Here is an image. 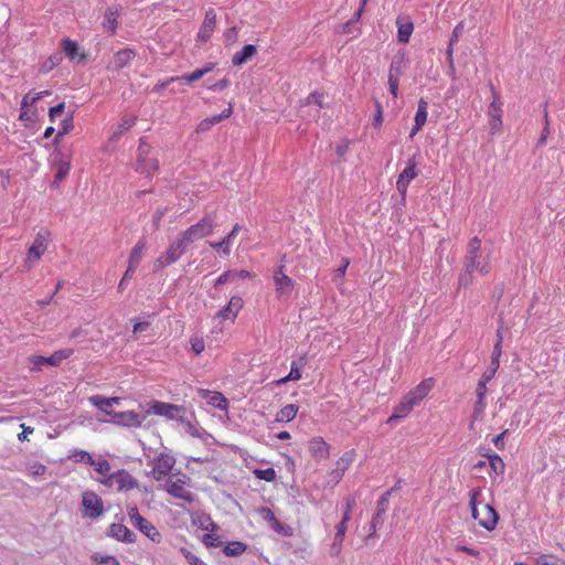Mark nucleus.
<instances>
[{
    "instance_id": "1",
    "label": "nucleus",
    "mask_w": 565,
    "mask_h": 565,
    "mask_svg": "<svg viewBox=\"0 0 565 565\" xmlns=\"http://www.w3.org/2000/svg\"><path fill=\"white\" fill-rule=\"evenodd\" d=\"M482 276L490 273L489 255H482L481 241L475 236L470 239L467 253L462 260V268L458 276V288H468L473 284V273Z\"/></svg>"
},
{
    "instance_id": "2",
    "label": "nucleus",
    "mask_w": 565,
    "mask_h": 565,
    "mask_svg": "<svg viewBox=\"0 0 565 565\" xmlns=\"http://www.w3.org/2000/svg\"><path fill=\"white\" fill-rule=\"evenodd\" d=\"M480 494L481 490L479 488H475L469 492V507L471 509V514L472 518L478 521L480 526L488 531H492L498 524L499 514L489 503H486L481 510L478 509V497Z\"/></svg>"
},
{
    "instance_id": "3",
    "label": "nucleus",
    "mask_w": 565,
    "mask_h": 565,
    "mask_svg": "<svg viewBox=\"0 0 565 565\" xmlns=\"http://www.w3.org/2000/svg\"><path fill=\"white\" fill-rule=\"evenodd\" d=\"M216 227L215 216L213 214L204 215L196 224L191 225L179 234L186 246L211 235Z\"/></svg>"
},
{
    "instance_id": "4",
    "label": "nucleus",
    "mask_w": 565,
    "mask_h": 565,
    "mask_svg": "<svg viewBox=\"0 0 565 565\" xmlns=\"http://www.w3.org/2000/svg\"><path fill=\"white\" fill-rule=\"evenodd\" d=\"M159 169V161L157 157L152 156V148L146 142L145 138H140L137 149V161L135 170L138 173L152 175Z\"/></svg>"
},
{
    "instance_id": "5",
    "label": "nucleus",
    "mask_w": 565,
    "mask_h": 565,
    "mask_svg": "<svg viewBox=\"0 0 565 565\" xmlns=\"http://www.w3.org/2000/svg\"><path fill=\"white\" fill-rule=\"evenodd\" d=\"M127 513L131 524L154 543L161 541V534L157 527L147 519L140 515L136 505H128Z\"/></svg>"
},
{
    "instance_id": "6",
    "label": "nucleus",
    "mask_w": 565,
    "mask_h": 565,
    "mask_svg": "<svg viewBox=\"0 0 565 565\" xmlns=\"http://www.w3.org/2000/svg\"><path fill=\"white\" fill-rule=\"evenodd\" d=\"M100 482L106 487L115 488L117 491H129L138 488L137 479L125 469L100 479Z\"/></svg>"
},
{
    "instance_id": "7",
    "label": "nucleus",
    "mask_w": 565,
    "mask_h": 565,
    "mask_svg": "<svg viewBox=\"0 0 565 565\" xmlns=\"http://www.w3.org/2000/svg\"><path fill=\"white\" fill-rule=\"evenodd\" d=\"M395 491V488H391L387 491H385L376 503L375 513L370 522V533L365 537V543L369 544V541L373 539L376 530L381 527L384 523V514L388 510V501L391 494Z\"/></svg>"
},
{
    "instance_id": "8",
    "label": "nucleus",
    "mask_w": 565,
    "mask_h": 565,
    "mask_svg": "<svg viewBox=\"0 0 565 565\" xmlns=\"http://www.w3.org/2000/svg\"><path fill=\"white\" fill-rule=\"evenodd\" d=\"M186 247L188 246L178 235L177 238L170 244L166 253H163L156 259V268H164L167 266L174 264L183 255Z\"/></svg>"
},
{
    "instance_id": "9",
    "label": "nucleus",
    "mask_w": 565,
    "mask_h": 565,
    "mask_svg": "<svg viewBox=\"0 0 565 565\" xmlns=\"http://www.w3.org/2000/svg\"><path fill=\"white\" fill-rule=\"evenodd\" d=\"M145 418L146 417L142 414L134 411H126L109 413V417L102 420L122 427H140Z\"/></svg>"
},
{
    "instance_id": "10",
    "label": "nucleus",
    "mask_w": 565,
    "mask_h": 565,
    "mask_svg": "<svg viewBox=\"0 0 565 565\" xmlns=\"http://www.w3.org/2000/svg\"><path fill=\"white\" fill-rule=\"evenodd\" d=\"M148 465L152 467V477L160 481L170 473L175 465V459L169 454L160 452Z\"/></svg>"
},
{
    "instance_id": "11",
    "label": "nucleus",
    "mask_w": 565,
    "mask_h": 565,
    "mask_svg": "<svg viewBox=\"0 0 565 565\" xmlns=\"http://www.w3.org/2000/svg\"><path fill=\"white\" fill-rule=\"evenodd\" d=\"M83 515L89 519H97L104 513L102 499L93 491H85L82 494Z\"/></svg>"
},
{
    "instance_id": "12",
    "label": "nucleus",
    "mask_w": 565,
    "mask_h": 565,
    "mask_svg": "<svg viewBox=\"0 0 565 565\" xmlns=\"http://www.w3.org/2000/svg\"><path fill=\"white\" fill-rule=\"evenodd\" d=\"M150 409L158 416H163L168 419L179 420L182 423L185 422V408L182 406L164 402H154Z\"/></svg>"
},
{
    "instance_id": "13",
    "label": "nucleus",
    "mask_w": 565,
    "mask_h": 565,
    "mask_svg": "<svg viewBox=\"0 0 565 565\" xmlns=\"http://www.w3.org/2000/svg\"><path fill=\"white\" fill-rule=\"evenodd\" d=\"M73 350L65 349L54 352L51 356L32 355L29 358L32 364L31 371H40L43 365L57 366L63 360L71 356Z\"/></svg>"
},
{
    "instance_id": "14",
    "label": "nucleus",
    "mask_w": 565,
    "mask_h": 565,
    "mask_svg": "<svg viewBox=\"0 0 565 565\" xmlns=\"http://www.w3.org/2000/svg\"><path fill=\"white\" fill-rule=\"evenodd\" d=\"M418 175L417 161L415 156L407 160L406 168L399 173L396 189L405 198L409 182Z\"/></svg>"
},
{
    "instance_id": "15",
    "label": "nucleus",
    "mask_w": 565,
    "mask_h": 565,
    "mask_svg": "<svg viewBox=\"0 0 565 565\" xmlns=\"http://www.w3.org/2000/svg\"><path fill=\"white\" fill-rule=\"evenodd\" d=\"M276 294L279 299L289 298L294 290L292 279L282 273V266L274 273Z\"/></svg>"
},
{
    "instance_id": "16",
    "label": "nucleus",
    "mask_w": 565,
    "mask_h": 565,
    "mask_svg": "<svg viewBox=\"0 0 565 565\" xmlns=\"http://www.w3.org/2000/svg\"><path fill=\"white\" fill-rule=\"evenodd\" d=\"M184 484H185L184 479H178L175 481L168 480L166 482L164 487H166V491L170 495L191 503L194 501L195 497L191 491L185 489Z\"/></svg>"
},
{
    "instance_id": "17",
    "label": "nucleus",
    "mask_w": 565,
    "mask_h": 565,
    "mask_svg": "<svg viewBox=\"0 0 565 565\" xmlns=\"http://www.w3.org/2000/svg\"><path fill=\"white\" fill-rule=\"evenodd\" d=\"M49 236L50 234L47 231H40L36 234L33 244L28 250V259L30 262H38L41 258L42 254L47 248Z\"/></svg>"
},
{
    "instance_id": "18",
    "label": "nucleus",
    "mask_w": 565,
    "mask_h": 565,
    "mask_svg": "<svg viewBox=\"0 0 565 565\" xmlns=\"http://www.w3.org/2000/svg\"><path fill=\"white\" fill-rule=\"evenodd\" d=\"M490 88L493 95V100L489 106L488 115L491 118L490 125L491 129H498L502 124V109H501V102L497 93L494 92L493 85L490 83Z\"/></svg>"
},
{
    "instance_id": "19",
    "label": "nucleus",
    "mask_w": 565,
    "mask_h": 565,
    "mask_svg": "<svg viewBox=\"0 0 565 565\" xmlns=\"http://www.w3.org/2000/svg\"><path fill=\"white\" fill-rule=\"evenodd\" d=\"M243 308V299L238 296H233L227 306L217 311L216 318H221L223 320H234L238 313V311Z\"/></svg>"
},
{
    "instance_id": "20",
    "label": "nucleus",
    "mask_w": 565,
    "mask_h": 565,
    "mask_svg": "<svg viewBox=\"0 0 565 565\" xmlns=\"http://www.w3.org/2000/svg\"><path fill=\"white\" fill-rule=\"evenodd\" d=\"M488 383H489L488 381L480 377V380L477 384V387H476L477 401H476L475 407H473V418L475 419L479 418L486 409V406H487L486 394H487V384Z\"/></svg>"
},
{
    "instance_id": "21",
    "label": "nucleus",
    "mask_w": 565,
    "mask_h": 565,
    "mask_svg": "<svg viewBox=\"0 0 565 565\" xmlns=\"http://www.w3.org/2000/svg\"><path fill=\"white\" fill-rule=\"evenodd\" d=\"M435 386V379L427 377L423 380L414 390L407 393L417 405L428 395V393Z\"/></svg>"
},
{
    "instance_id": "22",
    "label": "nucleus",
    "mask_w": 565,
    "mask_h": 565,
    "mask_svg": "<svg viewBox=\"0 0 565 565\" xmlns=\"http://www.w3.org/2000/svg\"><path fill=\"white\" fill-rule=\"evenodd\" d=\"M89 402L92 405L102 411L105 415L109 417V413H114L111 409L115 405H119L121 402L120 397H105L102 395H94L89 397Z\"/></svg>"
},
{
    "instance_id": "23",
    "label": "nucleus",
    "mask_w": 565,
    "mask_h": 565,
    "mask_svg": "<svg viewBox=\"0 0 565 565\" xmlns=\"http://www.w3.org/2000/svg\"><path fill=\"white\" fill-rule=\"evenodd\" d=\"M108 535L120 542L132 543L136 534L121 523H113L108 529Z\"/></svg>"
},
{
    "instance_id": "24",
    "label": "nucleus",
    "mask_w": 565,
    "mask_h": 565,
    "mask_svg": "<svg viewBox=\"0 0 565 565\" xmlns=\"http://www.w3.org/2000/svg\"><path fill=\"white\" fill-rule=\"evenodd\" d=\"M415 406H417V404L406 394L394 407V412L387 422L391 423L393 420L405 418Z\"/></svg>"
},
{
    "instance_id": "25",
    "label": "nucleus",
    "mask_w": 565,
    "mask_h": 565,
    "mask_svg": "<svg viewBox=\"0 0 565 565\" xmlns=\"http://www.w3.org/2000/svg\"><path fill=\"white\" fill-rule=\"evenodd\" d=\"M216 25V14L213 9H210L205 13L204 21L199 30L198 38L205 42L207 41Z\"/></svg>"
},
{
    "instance_id": "26",
    "label": "nucleus",
    "mask_w": 565,
    "mask_h": 565,
    "mask_svg": "<svg viewBox=\"0 0 565 565\" xmlns=\"http://www.w3.org/2000/svg\"><path fill=\"white\" fill-rule=\"evenodd\" d=\"M146 248V241L140 239L132 248L129 256V264L127 267V274H134L142 258L143 250Z\"/></svg>"
},
{
    "instance_id": "27",
    "label": "nucleus",
    "mask_w": 565,
    "mask_h": 565,
    "mask_svg": "<svg viewBox=\"0 0 565 565\" xmlns=\"http://www.w3.org/2000/svg\"><path fill=\"white\" fill-rule=\"evenodd\" d=\"M406 54L403 51L397 52L391 62L388 76L399 78L406 67Z\"/></svg>"
},
{
    "instance_id": "28",
    "label": "nucleus",
    "mask_w": 565,
    "mask_h": 565,
    "mask_svg": "<svg viewBox=\"0 0 565 565\" xmlns=\"http://www.w3.org/2000/svg\"><path fill=\"white\" fill-rule=\"evenodd\" d=\"M257 53V47L254 44H246L239 52H236L232 57V63L235 66H241L248 62Z\"/></svg>"
},
{
    "instance_id": "29",
    "label": "nucleus",
    "mask_w": 565,
    "mask_h": 565,
    "mask_svg": "<svg viewBox=\"0 0 565 565\" xmlns=\"http://www.w3.org/2000/svg\"><path fill=\"white\" fill-rule=\"evenodd\" d=\"M214 66H215L214 63H207L202 68H198L194 72H192L190 74H184V75H182L180 77H172L171 81H180V82L185 83V84H192L193 82L199 81L204 75L210 73L214 68Z\"/></svg>"
},
{
    "instance_id": "30",
    "label": "nucleus",
    "mask_w": 565,
    "mask_h": 565,
    "mask_svg": "<svg viewBox=\"0 0 565 565\" xmlns=\"http://www.w3.org/2000/svg\"><path fill=\"white\" fill-rule=\"evenodd\" d=\"M62 46H63V51L65 52V54L72 61L77 60L78 62H85L86 54L85 53H79V46H78V43L76 41H73L71 39H65V40H63Z\"/></svg>"
},
{
    "instance_id": "31",
    "label": "nucleus",
    "mask_w": 565,
    "mask_h": 565,
    "mask_svg": "<svg viewBox=\"0 0 565 565\" xmlns=\"http://www.w3.org/2000/svg\"><path fill=\"white\" fill-rule=\"evenodd\" d=\"M61 154L54 157V164L56 167L55 178L52 183L53 186H58L60 182L68 174L71 164L68 161L60 158Z\"/></svg>"
},
{
    "instance_id": "32",
    "label": "nucleus",
    "mask_w": 565,
    "mask_h": 565,
    "mask_svg": "<svg viewBox=\"0 0 565 565\" xmlns=\"http://www.w3.org/2000/svg\"><path fill=\"white\" fill-rule=\"evenodd\" d=\"M135 52L131 49H124L118 51L111 61L113 68L120 70L127 66L134 58Z\"/></svg>"
},
{
    "instance_id": "33",
    "label": "nucleus",
    "mask_w": 565,
    "mask_h": 565,
    "mask_svg": "<svg viewBox=\"0 0 565 565\" xmlns=\"http://www.w3.org/2000/svg\"><path fill=\"white\" fill-rule=\"evenodd\" d=\"M136 122V118H124L113 130L109 140L116 142L120 139V137L129 130Z\"/></svg>"
},
{
    "instance_id": "34",
    "label": "nucleus",
    "mask_w": 565,
    "mask_h": 565,
    "mask_svg": "<svg viewBox=\"0 0 565 565\" xmlns=\"http://www.w3.org/2000/svg\"><path fill=\"white\" fill-rule=\"evenodd\" d=\"M328 444L320 439H312L309 444V450L318 459L327 458L329 449Z\"/></svg>"
},
{
    "instance_id": "35",
    "label": "nucleus",
    "mask_w": 565,
    "mask_h": 565,
    "mask_svg": "<svg viewBox=\"0 0 565 565\" xmlns=\"http://www.w3.org/2000/svg\"><path fill=\"white\" fill-rule=\"evenodd\" d=\"M68 459L73 460L74 462H84L88 466H95V459L92 457V455L82 449H72L68 455Z\"/></svg>"
},
{
    "instance_id": "36",
    "label": "nucleus",
    "mask_w": 565,
    "mask_h": 565,
    "mask_svg": "<svg viewBox=\"0 0 565 565\" xmlns=\"http://www.w3.org/2000/svg\"><path fill=\"white\" fill-rule=\"evenodd\" d=\"M490 469L497 476H503L505 470V463L503 459L497 454L487 455Z\"/></svg>"
},
{
    "instance_id": "37",
    "label": "nucleus",
    "mask_w": 565,
    "mask_h": 565,
    "mask_svg": "<svg viewBox=\"0 0 565 565\" xmlns=\"http://www.w3.org/2000/svg\"><path fill=\"white\" fill-rule=\"evenodd\" d=\"M398 31H397V39L401 43H408L409 38L414 31V25L412 22H399L397 20Z\"/></svg>"
},
{
    "instance_id": "38",
    "label": "nucleus",
    "mask_w": 565,
    "mask_h": 565,
    "mask_svg": "<svg viewBox=\"0 0 565 565\" xmlns=\"http://www.w3.org/2000/svg\"><path fill=\"white\" fill-rule=\"evenodd\" d=\"M205 395L209 397L207 403L218 408L221 411H225L227 408L228 402L227 399L218 392H206Z\"/></svg>"
},
{
    "instance_id": "39",
    "label": "nucleus",
    "mask_w": 565,
    "mask_h": 565,
    "mask_svg": "<svg viewBox=\"0 0 565 565\" xmlns=\"http://www.w3.org/2000/svg\"><path fill=\"white\" fill-rule=\"evenodd\" d=\"M247 548V545L239 541H233L225 545L223 552L226 556H239Z\"/></svg>"
},
{
    "instance_id": "40",
    "label": "nucleus",
    "mask_w": 565,
    "mask_h": 565,
    "mask_svg": "<svg viewBox=\"0 0 565 565\" xmlns=\"http://www.w3.org/2000/svg\"><path fill=\"white\" fill-rule=\"evenodd\" d=\"M298 412V407L294 404H288L284 406L276 415L277 422H290L295 418Z\"/></svg>"
},
{
    "instance_id": "41",
    "label": "nucleus",
    "mask_w": 565,
    "mask_h": 565,
    "mask_svg": "<svg viewBox=\"0 0 565 565\" xmlns=\"http://www.w3.org/2000/svg\"><path fill=\"white\" fill-rule=\"evenodd\" d=\"M427 107L428 103L420 98L418 100L417 111L415 114V124L424 126L427 121Z\"/></svg>"
},
{
    "instance_id": "42",
    "label": "nucleus",
    "mask_w": 565,
    "mask_h": 565,
    "mask_svg": "<svg viewBox=\"0 0 565 565\" xmlns=\"http://www.w3.org/2000/svg\"><path fill=\"white\" fill-rule=\"evenodd\" d=\"M103 25L105 29L110 31L111 33H115L117 29V13L113 11L111 9H108L105 13V19L103 22Z\"/></svg>"
},
{
    "instance_id": "43",
    "label": "nucleus",
    "mask_w": 565,
    "mask_h": 565,
    "mask_svg": "<svg viewBox=\"0 0 565 565\" xmlns=\"http://www.w3.org/2000/svg\"><path fill=\"white\" fill-rule=\"evenodd\" d=\"M254 475L256 478L265 481H274L276 479V471L274 468L255 469Z\"/></svg>"
},
{
    "instance_id": "44",
    "label": "nucleus",
    "mask_w": 565,
    "mask_h": 565,
    "mask_svg": "<svg viewBox=\"0 0 565 565\" xmlns=\"http://www.w3.org/2000/svg\"><path fill=\"white\" fill-rule=\"evenodd\" d=\"M348 509H350V505L348 504ZM350 519V511L347 510L343 515L342 522L337 526V533L334 536V545L338 542H341L343 540L344 533H345V526L344 523Z\"/></svg>"
},
{
    "instance_id": "45",
    "label": "nucleus",
    "mask_w": 565,
    "mask_h": 565,
    "mask_svg": "<svg viewBox=\"0 0 565 565\" xmlns=\"http://www.w3.org/2000/svg\"><path fill=\"white\" fill-rule=\"evenodd\" d=\"M269 524H270L271 530H274L275 532H277L284 536H290L292 533L291 527L288 525H284L277 518Z\"/></svg>"
},
{
    "instance_id": "46",
    "label": "nucleus",
    "mask_w": 565,
    "mask_h": 565,
    "mask_svg": "<svg viewBox=\"0 0 565 565\" xmlns=\"http://www.w3.org/2000/svg\"><path fill=\"white\" fill-rule=\"evenodd\" d=\"M537 565H565V562L553 556V555H541L537 561Z\"/></svg>"
},
{
    "instance_id": "47",
    "label": "nucleus",
    "mask_w": 565,
    "mask_h": 565,
    "mask_svg": "<svg viewBox=\"0 0 565 565\" xmlns=\"http://www.w3.org/2000/svg\"><path fill=\"white\" fill-rule=\"evenodd\" d=\"M306 105L307 106H317L319 108H323L324 107V103H323V95L322 94H319L317 92L315 93H311L307 99H306Z\"/></svg>"
},
{
    "instance_id": "48",
    "label": "nucleus",
    "mask_w": 565,
    "mask_h": 565,
    "mask_svg": "<svg viewBox=\"0 0 565 565\" xmlns=\"http://www.w3.org/2000/svg\"><path fill=\"white\" fill-rule=\"evenodd\" d=\"M93 561L100 565H118L119 564L117 558L111 555L102 556V555L95 554L93 556Z\"/></svg>"
},
{
    "instance_id": "49",
    "label": "nucleus",
    "mask_w": 565,
    "mask_h": 565,
    "mask_svg": "<svg viewBox=\"0 0 565 565\" xmlns=\"http://www.w3.org/2000/svg\"><path fill=\"white\" fill-rule=\"evenodd\" d=\"M95 470L102 475L104 478H106L107 476H109V471H110V463L103 459V460H99V461H96L95 460Z\"/></svg>"
},
{
    "instance_id": "50",
    "label": "nucleus",
    "mask_w": 565,
    "mask_h": 565,
    "mask_svg": "<svg viewBox=\"0 0 565 565\" xmlns=\"http://www.w3.org/2000/svg\"><path fill=\"white\" fill-rule=\"evenodd\" d=\"M502 341H503V337H500V339H497V341L494 343L493 351L491 354V362H493V363L500 364V356L502 354Z\"/></svg>"
},
{
    "instance_id": "51",
    "label": "nucleus",
    "mask_w": 565,
    "mask_h": 565,
    "mask_svg": "<svg viewBox=\"0 0 565 565\" xmlns=\"http://www.w3.org/2000/svg\"><path fill=\"white\" fill-rule=\"evenodd\" d=\"M209 244L213 249L222 250L226 256L231 254V244L226 242L225 238H223L221 242H210Z\"/></svg>"
},
{
    "instance_id": "52",
    "label": "nucleus",
    "mask_w": 565,
    "mask_h": 565,
    "mask_svg": "<svg viewBox=\"0 0 565 565\" xmlns=\"http://www.w3.org/2000/svg\"><path fill=\"white\" fill-rule=\"evenodd\" d=\"M202 541L207 547H218L222 545V541L220 540V537L212 533L205 534Z\"/></svg>"
},
{
    "instance_id": "53",
    "label": "nucleus",
    "mask_w": 565,
    "mask_h": 565,
    "mask_svg": "<svg viewBox=\"0 0 565 565\" xmlns=\"http://www.w3.org/2000/svg\"><path fill=\"white\" fill-rule=\"evenodd\" d=\"M74 125H73V118L72 117H68L66 119H64L61 124V129L58 130L57 135H56V139H58L60 137L68 134L72 129H73Z\"/></svg>"
},
{
    "instance_id": "54",
    "label": "nucleus",
    "mask_w": 565,
    "mask_h": 565,
    "mask_svg": "<svg viewBox=\"0 0 565 565\" xmlns=\"http://www.w3.org/2000/svg\"><path fill=\"white\" fill-rule=\"evenodd\" d=\"M499 366H500V364H499V363L490 362V365H489V366H488V369L483 372V374L481 375V379H483V380H486V381L490 382V381L494 377V375H495V373H497V371H498Z\"/></svg>"
},
{
    "instance_id": "55",
    "label": "nucleus",
    "mask_w": 565,
    "mask_h": 565,
    "mask_svg": "<svg viewBox=\"0 0 565 565\" xmlns=\"http://www.w3.org/2000/svg\"><path fill=\"white\" fill-rule=\"evenodd\" d=\"M288 375L289 379H291V381H298L299 379H301V366L297 361L291 362L290 372Z\"/></svg>"
},
{
    "instance_id": "56",
    "label": "nucleus",
    "mask_w": 565,
    "mask_h": 565,
    "mask_svg": "<svg viewBox=\"0 0 565 565\" xmlns=\"http://www.w3.org/2000/svg\"><path fill=\"white\" fill-rule=\"evenodd\" d=\"M61 62V57L58 55L51 56L49 61L43 63L42 71L43 72H50L54 66H56Z\"/></svg>"
},
{
    "instance_id": "57",
    "label": "nucleus",
    "mask_w": 565,
    "mask_h": 565,
    "mask_svg": "<svg viewBox=\"0 0 565 565\" xmlns=\"http://www.w3.org/2000/svg\"><path fill=\"white\" fill-rule=\"evenodd\" d=\"M65 104L61 103L54 107H51L49 110V117L51 121H54L57 116H61L64 111Z\"/></svg>"
},
{
    "instance_id": "58",
    "label": "nucleus",
    "mask_w": 565,
    "mask_h": 565,
    "mask_svg": "<svg viewBox=\"0 0 565 565\" xmlns=\"http://www.w3.org/2000/svg\"><path fill=\"white\" fill-rule=\"evenodd\" d=\"M183 554L190 565H206L201 558L190 551L183 550Z\"/></svg>"
},
{
    "instance_id": "59",
    "label": "nucleus",
    "mask_w": 565,
    "mask_h": 565,
    "mask_svg": "<svg viewBox=\"0 0 565 565\" xmlns=\"http://www.w3.org/2000/svg\"><path fill=\"white\" fill-rule=\"evenodd\" d=\"M191 347L195 354H200L204 351L205 344L203 339L199 338H192L191 339Z\"/></svg>"
},
{
    "instance_id": "60",
    "label": "nucleus",
    "mask_w": 565,
    "mask_h": 565,
    "mask_svg": "<svg viewBox=\"0 0 565 565\" xmlns=\"http://www.w3.org/2000/svg\"><path fill=\"white\" fill-rule=\"evenodd\" d=\"M218 122H220L218 120H213V116L207 117L200 122L199 130L200 131L209 130L213 125L218 124Z\"/></svg>"
},
{
    "instance_id": "61",
    "label": "nucleus",
    "mask_w": 565,
    "mask_h": 565,
    "mask_svg": "<svg viewBox=\"0 0 565 565\" xmlns=\"http://www.w3.org/2000/svg\"><path fill=\"white\" fill-rule=\"evenodd\" d=\"M225 41L230 43H234L237 40V29L236 26H232L226 30L225 34Z\"/></svg>"
},
{
    "instance_id": "62",
    "label": "nucleus",
    "mask_w": 565,
    "mask_h": 565,
    "mask_svg": "<svg viewBox=\"0 0 565 565\" xmlns=\"http://www.w3.org/2000/svg\"><path fill=\"white\" fill-rule=\"evenodd\" d=\"M388 85H390V93L394 97H397L399 78H395V77L388 76Z\"/></svg>"
},
{
    "instance_id": "63",
    "label": "nucleus",
    "mask_w": 565,
    "mask_h": 565,
    "mask_svg": "<svg viewBox=\"0 0 565 565\" xmlns=\"http://www.w3.org/2000/svg\"><path fill=\"white\" fill-rule=\"evenodd\" d=\"M509 433L508 429H505L504 431H502L501 434H499L498 436H495L493 439H492V443L494 444V446L502 450L504 448V436Z\"/></svg>"
},
{
    "instance_id": "64",
    "label": "nucleus",
    "mask_w": 565,
    "mask_h": 565,
    "mask_svg": "<svg viewBox=\"0 0 565 565\" xmlns=\"http://www.w3.org/2000/svg\"><path fill=\"white\" fill-rule=\"evenodd\" d=\"M259 514L262 515V518L265 521H267L269 523L273 522L276 519L274 512L270 509H268V508H262L259 510Z\"/></svg>"
}]
</instances>
